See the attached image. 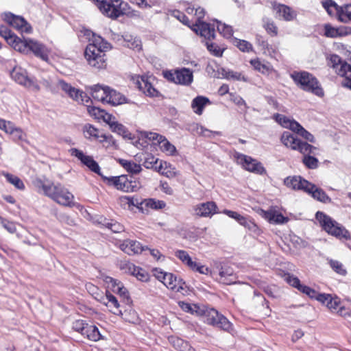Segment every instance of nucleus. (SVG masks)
Instances as JSON below:
<instances>
[{
    "label": "nucleus",
    "instance_id": "f257e3e1",
    "mask_svg": "<svg viewBox=\"0 0 351 351\" xmlns=\"http://www.w3.org/2000/svg\"><path fill=\"white\" fill-rule=\"evenodd\" d=\"M33 184L38 193H43L56 203L64 206H73V195L61 184H54L47 179L41 178L35 179Z\"/></svg>",
    "mask_w": 351,
    "mask_h": 351
},
{
    "label": "nucleus",
    "instance_id": "f03ea898",
    "mask_svg": "<svg viewBox=\"0 0 351 351\" xmlns=\"http://www.w3.org/2000/svg\"><path fill=\"white\" fill-rule=\"evenodd\" d=\"M85 35L89 38L90 43L84 51L85 58L88 64L97 69H103L106 66L105 51L110 48V44L100 36L96 35L90 30H86Z\"/></svg>",
    "mask_w": 351,
    "mask_h": 351
},
{
    "label": "nucleus",
    "instance_id": "7ed1b4c3",
    "mask_svg": "<svg viewBox=\"0 0 351 351\" xmlns=\"http://www.w3.org/2000/svg\"><path fill=\"white\" fill-rule=\"evenodd\" d=\"M293 81L302 89L305 91L311 92L318 97L324 96L323 89L319 86L317 80L306 71L294 72L291 74Z\"/></svg>",
    "mask_w": 351,
    "mask_h": 351
},
{
    "label": "nucleus",
    "instance_id": "20e7f679",
    "mask_svg": "<svg viewBox=\"0 0 351 351\" xmlns=\"http://www.w3.org/2000/svg\"><path fill=\"white\" fill-rule=\"evenodd\" d=\"M316 219L328 234L339 239H348L350 238V232L329 216L318 211L316 213Z\"/></svg>",
    "mask_w": 351,
    "mask_h": 351
},
{
    "label": "nucleus",
    "instance_id": "39448f33",
    "mask_svg": "<svg viewBox=\"0 0 351 351\" xmlns=\"http://www.w3.org/2000/svg\"><path fill=\"white\" fill-rule=\"evenodd\" d=\"M15 50L24 53L32 51L36 56L40 58L42 60L45 61L48 60L49 51L41 43L32 39H21L19 44L15 45Z\"/></svg>",
    "mask_w": 351,
    "mask_h": 351
},
{
    "label": "nucleus",
    "instance_id": "423d86ee",
    "mask_svg": "<svg viewBox=\"0 0 351 351\" xmlns=\"http://www.w3.org/2000/svg\"><path fill=\"white\" fill-rule=\"evenodd\" d=\"M96 2L97 8L106 16L112 19H116L120 16L124 14L123 5H126L121 0H94Z\"/></svg>",
    "mask_w": 351,
    "mask_h": 351
},
{
    "label": "nucleus",
    "instance_id": "0eeeda50",
    "mask_svg": "<svg viewBox=\"0 0 351 351\" xmlns=\"http://www.w3.org/2000/svg\"><path fill=\"white\" fill-rule=\"evenodd\" d=\"M330 62L336 73L343 77L341 82L342 86L351 90V66L342 61L337 55H332L330 58Z\"/></svg>",
    "mask_w": 351,
    "mask_h": 351
},
{
    "label": "nucleus",
    "instance_id": "6e6552de",
    "mask_svg": "<svg viewBox=\"0 0 351 351\" xmlns=\"http://www.w3.org/2000/svg\"><path fill=\"white\" fill-rule=\"evenodd\" d=\"M275 117L276 121L282 127L292 130L311 143L315 141L314 136L296 121L290 119L285 115L280 114H277Z\"/></svg>",
    "mask_w": 351,
    "mask_h": 351
},
{
    "label": "nucleus",
    "instance_id": "1a4fd4ad",
    "mask_svg": "<svg viewBox=\"0 0 351 351\" xmlns=\"http://www.w3.org/2000/svg\"><path fill=\"white\" fill-rule=\"evenodd\" d=\"M153 274L169 289L176 292H180L184 289V282L182 280L178 279L173 274L165 272L157 268L153 269Z\"/></svg>",
    "mask_w": 351,
    "mask_h": 351
},
{
    "label": "nucleus",
    "instance_id": "9d476101",
    "mask_svg": "<svg viewBox=\"0 0 351 351\" xmlns=\"http://www.w3.org/2000/svg\"><path fill=\"white\" fill-rule=\"evenodd\" d=\"M203 315L205 316L204 322L208 324L213 325L228 332H230L232 330V324L226 317L219 314L215 309H204Z\"/></svg>",
    "mask_w": 351,
    "mask_h": 351
},
{
    "label": "nucleus",
    "instance_id": "9b49d317",
    "mask_svg": "<svg viewBox=\"0 0 351 351\" xmlns=\"http://www.w3.org/2000/svg\"><path fill=\"white\" fill-rule=\"evenodd\" d=\"M164 76L171 82L185 86L190 85L193 80L192 71L186 68L176 69L174 71H167L164 73Z\"/></svg>",
    "mask_w": 351,
    "mask_h": 351
},
{
    "label": "nucleus",
    "instance_id": "f8f14e48",
    "mask_svg": "<svg viewBox=\"0 0 351 351\" xmlns=\"http://www.w3.org/2000/svg\"><path fill=\"white\" fill-rule=\"evenodd\" d=\"M58 87L64 91L70 98L76 101L79 104H87L90 101V98L86 93L75 88L70 84L66 83L62 80L58 82Z\"/></svg>",
    "mask_w": 351,
    "mask_h": 351
},
{
    "label": "nucleus",
    "instance_id": "ddd939ff",
    "mask_svg": "<svg viewBox=\"0 0 351 351\" xmlns=\"http://www.w3.org/2000/svg\"><path fill=\"white\" fill-rule=\"evenodd\" d=\"M12 78L21 85L24 86L34 91H38L40 86L38 83L32 78L27 76V73L25 69L20 67L15 66L11 73Z\"/></svg>",
    "mask_w": 351,
    "mask_h": 351
},
{
    "label": "nucleus",
    "instance_id": "4468645a",
    "mask_svg": "<svg viewBox=\"0 0 351 351\" xmlns=\"http://www.w3.org/2000/svg\"><path fill=\"white\" fill-rule=\"evenodd\" d=\"M108 182L117 189L126 193L136 191L140 186L137 181L130 180L128 176L125 175L109 178H108Z\"/></svg>",
    "mask_w": 351,
    "mask_h": 351
},
{
    "label": "nucleus",
    "instance_id": "2eb2a0df",
    "mask_svg": "<svg viewBox=\"0 0 351 351\" xmlns=\"http://www.w3.org/2000/svg\"><path fill=\"white\" fill-rule=\"evenodd\" d=\"M235 157L237 163L241 165L243 169L248 171L258 174H263L265 171V168L261 162L249 156L243 154H237Z\"/></svg>",
    "mask_w": 351,
    "mask_h": 351
},
{
    "label": "nucleus",
    "instance_id": "dca6fc26",
    "mask_svg": "<svg viewBox=\"0 0 351 351\" xmlns=\"http://www.w3.org/2000/svg\"><path fill=\"white\" fill-rule=\"evenodd\" d=\"M2 18L10 25L21 32L30 33L32 32L30 25L21 16L8 12L4 13Z\"/></svg>",
    "mask_w": 351,
    "mask_h": 351
},
{
    "label": "nucleus",
    "instance_id": "f3484780",
    "mask_svg": "<svg viewBox=\"0 0 351 351\" xmlns=\"http://www.w3.org/2000/svg\"><path fill=\"white\" fill-rule=\"evenodd\" d=\"M154 77L152 76H138L135 80V84L137 88L145 95L149 97H156L158 95V91L154 87L153 82Z\"/></svg>",
    "mask_w": 351,
    "mask_h": 351
},
{
    "label": "nucleus",
    "instance_id": "a211bd4d",
    "mask_svg": "<svg viewBox=\"0 0 351 351\" xmlns=\"http://www.w3.org/2000/svg\"><path fill=\"white\" fill-rule=\"evenodd\" d=\"M71 154L77 158L84 165L87 166L92 171L100 175V167L92 156L85 155L83 152L76 148L70 150Z\"/></svg>",
    "mask_w": 351,
    "mask_h": 351
},
{
    "label": "nucleus",
    "instance_id": "6ab92c4d",
    "mask_svg": "<svg viewBox=\"0 0 351 351\" xmlns=\"http://www.w3.org/2000/svg\"><path fill=\"white\" fill-rule=\"evenodd\" d=\"M119 248L130 256L141 254L147 249V247L143 246L139 241L131 239L124 240L119 245Z\"/></svg>",
    "mask_w": 351,
    "mask_h": 351
},
{
    "label": "nucleus",
    "instance_id": "aec40b11",
    "mask_svg": "<svg viewBox=\"0 0 351 351\" xmlns=\"http://www.w3.org/2000/svg\"><path fill=\"white\" fill-rule=\"evenodd\" d=\"M95 298L101 303L106 305L110 308V311L115 315H123L121 311L119 310V304L117 298L109 291H106L104 295H101L100 298Z\"/></svg>",
    "mask_w": 351,
    "mask_h": 351
},
{
    "label": "nucleus",
    "instance_id": "412c9836",
    "mask_svg": "<svg viewBox=\"0 0 351 351\" xmlns=\"http://www.w3.org/2000/svg\"><path fill=\"white\" fill-rule=\"evenodd\" d=\"M284 184L289 188L294 190H302L306 192L311 187V183L301 176H289L284 180Z\"/></svg>",
    "mask_w": 351,
    "mask_h": 351
},
{
    "label": "nucleus",
    "instance_id": "4be33fe9",
    "mask_svg": "<svg viewBox=\"0 0 351 351\" xmlns=\"http://www.w3.org/2000/svg\"><path fill=\"white\" fill-rule=\"evenodd\" d=\"M215 268L219 271V275L220 276L219 280L224 284H230L233 282L234 276L233 269L228 265H223L219 262L214 263Z\"/></svg>",
    "mask_w": 351,
    "mask_h": 351
},
{
    "label": "nucleus",
    "instance_id": "5701e85b",
    "mask_svg": "<svg viewBox=\"0 0 351 351\" xmlns=\"http://www.w3.org/2000/svg\"><path fill=\"white\" fill-rule=\"evenodd\" d=\"M217 205L214 202L201 203L194 206L195 214L199 217H210L216 213Z\"/></svg>",
    "mask_w": 351,
    "mask_h": 351
},
{
    "label": "nucleus",
    "instance_id": "b1692460",
    "mask_svg": "<svg viewBox=\"0 0 351 351\" xmlns=\"http://www.w3.org/2000/svg\"><path fill=\"white\" fill-rule=\"evenodd\" d=\"M197 34H199L206 38L210 39L215 37V29L211 25L205 22L195 23L192 28Z\"/></svg>",
    "mask_w": 351,
    "mask_h": 351
},
{
    "label": "nucleus",
    "instance_id": "393cba45",
    "mask_svg": "<svg viewBox=\"0 0 351 351\" xmlns=\"http://www.w3.org/2000/svg\"><path fill=\"white\" fill-rule=\"evenodd\" d=\"M83 132L85 138L88 139L97 140L101 138L99 141L100 142H103L106 141L108 138L107 136L103 134H100L99 130L90 124H86L84 126Z\"/></svg>",
    "mask_w": 351,
    "mask_h": 351
},
{
    "label": "nucleus",
    "instance_id": "a878e982",
    "mask_svg": "<svg viewBox=\"0 0 351 351\" xmlns=\"http://www.w3.org/2000/svg\"><path fill=\"white\" fill-rule=\"evenodd\" d=\"M308 190L306 192L311 194L312 197L323 203H330L331 199L326 195V193L320 188H317L315 184L311 183V187H308Z\"/></svg>",
    "mask_w": 351,
    "mask_h": 351
},
{
    "label": "nucleus",
    "instance_id": "bb28decb",
    "mask_svg": "<svg viewBox=\"0 0 351 351\" xmlns=\"http://www.w3.org/2000/svg\"><path fill=\"white\" fill-rule=\"evenodd\" d=\"M323 7L330 16L337 15L340 20V15L344 14V7H339L332 0H324L322 2Z\"/></svg>",
    "mask_w": 351,
    "mask_h": 351
},
{
    "label": "nucleus",
    "instance_id": "cd10ccee",
    "mask_svg": "<svg viewBox=\"0 0 351 351\" xmlns=\"http://www.w3.org/2000/svg\"><path fill=\"white\" fill-rule=\"evenodd\" d=\"M275 10L278 14V17L285 21H292L296 16V13L295 11L292 10L289 7L283 4L278 5L275 7Z\"/></svg>",
    "mask_w": 351,
    "mask_h": 351
},
{
    "label": "nucleus",
    "instance_id": "c85d7f7f",
    "mask_svg": "<svg viewBox=\"0 0 351 351\" xmlns=\"http://www.w3.org/2000/svg\"><path fill=\"white\" fill-rule=\"evenodd\" d=\"M108 89V86H101L99 84L95 85L91 88L92 97L97 101L106 102Z\"/></svg>",
    "mask_w": 351,
    "mask_h": 351
},
{
    "label": "nucleus",
    "instance_id": "c756f323",
    "mask_svg": "<svg viewBox=\"0 0 351 351\" xmlns=\"http://www.w3.org/2000/svg\"><path fill=\"white\" fill-rule=\"evenodd\" d=\"M0 36L5 38L9 45H10L14 49L15 45L19 44L21 38L16 36L11 32L7 27L0 25Z\"/></svg>",
    "mask_w": 351,
    "mask_h": 351
},
{
    "label": "nucleus",
    "instance_id": "7c9ffc66",
    "mask_svg": "<svg viewBox=\"0 0 351 351\" xmlns=\"http://www.w3.org/2000/svg\"><path fill=\"white\" fill-rule=\"evenodd\" d=\"M319 302H322L332 311L337 310L339 305V299L338 298H332L330 294H320Z\"/></svg>",
    "mask_w": 351,
    "mask_h": 351
},
{
    "label": "nucleus",
    "instance_id": "2f4dec72",
    "mask_svg": "<svg viewBox=\"0 0 351 351\" xmlns=\"http://www.w3.org/2000/svg\"><path fill=\"white\" fill-rule=\"evenodd\" d=\"M5 133L12 135L14 141H24L26 136L23 130L21 128L15 126L11 121L9 122L8 126H7Z\"/></svg>",
    "mask_w": 351,
    "mask_h": 351
},
{
    "label": "nucleus",
    "instance_id": "473e14b6",
    "mask_svg": "<svg viewBox=\"0 0 351 351\" xmlns=\"http://www.w3.org/2000/svg\"><path fill=\"white\" fill-rule=\"evenodd\" d=\"M118 162L128 173H132V174L139 173L142 170L141 165L136 163L133 160H128L119 158V159H118Z\"/></svg>",
    "mask_w": 351,
    "mask_h": 351
},
{
    "label": "nucleus",
    "instance_id": "72a5a7b5",
    "mask_svg": "<svg viewBox=\"0 0 351 351\" xmlns=\"http://www.w3.org/2000/svg\"><path fill=\"white\" fill-rule=\"evenodd\" d=\"M125 102L126 99L122 94L109 88L106 103L112 106H117Z\"/></svg>",
    "mask_w": 351,
    "mask_h": 351
},
{
    "label": "nucleus",
    "instance_id": "f704fd0d",
    "mask_svg": "<svg viewBox=\"0 0 351 351\" xmlns=\"http://www.w3.org/2000/svg\"><path fill=\"white\" fill-rule=\"evenodd\" d=\"M157 171L169 178H173L178 175V171L175 167H172L169 163L161 160H160Z\"/></svg>",
    "mask_w": 351,
    "mask_h": 351
},
{
    "label": "nucleus",
    "instance_id": "c9c22d12",
    "mask_svg": "<svg viewBox=\"0 0 351 351\" xmlns=\"http://www.w3.org/2000/svg\"><path fill=\"white\" fill-rule=\"evenodd\" d=\"M171 344L180 351H195L189 343L178 337H171L169 338Z\"/></svg>",
    "mask_w": 351,
    "mask_h": 351
},
{
    "label": "nucleus",
    "instance_id": "e433bc0d",
    "mask_svg": "<svg viewBox=\"0 0 351 351\" xmlns=\"http://www.w3.org/2000/svg\"><path fill=\"white\" fill-rule=\"evenodd\" d=\"M208 103L209 99L207 97L198 96L192 101L191 108L195 113L200 115L202 114L204 108Z\"/></svg>",
    "mask_w": 351,
    "mask_h": 351
},
{
    "label": "nucleus",
    "instance_id": "4c0bfd02",
    "mask_svg": "<svg viewBox=\"0 0 351 351\" xmlns=\"http://www.w3.org/2000/svg\"><path fill=\"white\" fill-rule=\"evenodd\" d=\"M83 336L86 337V338L93 341H97L101 339V335L95 326L87 324L85 327V330Z\"/></svg>",
    "mask_w": 351,
    "mask_h": 351
},
{
    "label": "nucleus",
    "instance_id": "58836bf2",
    "mask_svg": "<svg viewBox=\"0 0 351 351\" xmlns=\"http://www.w3.org/2000/svg\"><path fill=\"white\" fill-rule=\"evenodd\" d=\"M179 306L185 312L197 315H202L204 309L197 304H189L185 302H179Z\"/></svg>",
    "mask_w": 351,
    "mask_h": 351
},
{
    "label": "nucleus",
    "instance_id": "ea45409f",
    "mask_svg": "<svg viewBox=\"0 0 351 351\" xmlns=\"http://www.w3.org/2000/svg\"><path fill=\"white\" fill-rule=\"evenodd\" d=\"M299 139L295 138L289 132H285L281 136L282 143L287 147H290L292 149H295L297 144L299 142Z\"/></svg>",
    "mask_w": 351,
    "mask_h": 351
},
{
    "label": "nucleus",
    "instance_id": "a19ab883",
    "mask_svg": "<svg viewBox=\"0 0 351 351\" xmlns=\"http://www.w3.org/2000/svg\"><path fill=\"white\" fill-rule=\"evenodd\" d=\"M250 63L256 70L263 74L268 75L273 71V68L269 64L263 63L259 59L252 60Z\"/></svg>",
    "mask_w": 351,
    "mask_h": 351
},
{
    "label": "nucleus",
    "instance_id": "79ce46f5",
    "mask_svg": "<svg viewBox=\"0 0 351 351\" xmlns=\"http://www.w3.org/2000/svg\"><path fill=\"white\" fill-rule=\"evenodd\" d=\"M160 150L165 152L167 155L173 156L176 155L177 150L176 147L172 145L165 136L163 139L158 143Z\"/></svg>",
    "mask_w": 351,
    "mask_h": 351
},
{
    "label": "nucleus",
    "instance_id": "37998d69",
    "mask_svg": "<svg viewBox=\"0 0 351 351\" xmlns=\"http://www.w3.org/2000/svg\"><path fill=\"white\" fill-rule=\"evenodd\" d=\"M221 75L224 78H226L227 80H237V81H243L246 82L247 78L239 72L231 71L229 69H221Z\"/></svg>",
    "mask_w": 351,
    "mask_h": 351
},
{
    "label": "nucleus",
    "instance_id": "c03bdc74",
    "mask_svg": "<svg viewBox=\"0 0 351 351\" xmlns=\"http://www.w3.org/2000/svg\"><path fill=\"white\" fill-rule=\"evenodd\" d=\"M265 215L270 222L274 223L281 224L288 221L287 217H285L281 213L276 211H268L265 213Z\"/></svg>",
    "mask_w": 351,
    "mask_h": 351
},
{
    "label": "nucleus",
    "instance_id": "a18cd8bd",
    "mask_svg": "<svg viewBox=\"0 0 351 351\" xmlns=\"http://www.w3.org/2000/svg\"><path fill=\"white\" fill-rule=\"evenodd\" d=\"M175 256L189 268L195 267V262L192 261L187 252L181 250H177L175 252Z\"/></svg>",
    "mask_w": 351,
    "mask_h": 351
},
{
    "label": "nucleus",
    "instance_id": "49530a36",
    "mask_svg": "<svg viewBox=\"0 0 351 351\" xmlns=\"http://www.w3.org/2000/svg\"><path fill=\"white\" fill-rule=\"evenodd\" d=\"M125 45L128 48L134 49V50H140L141 49V40L132 35L126 34L124 37Z\"/></svg>",
    "mask_w": 351,
    "mask_h": 351
},
{
    "label": "nucleus",
    "instance_id": "de8ad7c7",
    "mask_svg": "<svg viewBox=\"0 0 351 351\" xmlns=\"http://www.w3.org/2000/svg\"><path fill=\"white\" fill-rule=\"evenodd\" d=\"M324 35L330 38H337L345 35L344 32L341 28H335L330 24L324 25Z\"/></svg>",
    "mask_w": 351,
    "mask_h": 351
},
{
    "label": "nucleus",
    "instance_id": "09e8293b",
    "mask_svg": "<svg viewBox=\"0 0 351 351\" xmlns=\"http://www.w3.org/2000/svg\"><path fill=\"white\" fill-rule=\"evenodd\" d=\"M315 149V147L306 142L301 141L300 140L294 150H298L300 153H302L304 155V156H309L311 154H313L314 150Z\"/></svg>",
    "mask_w": 351,
    "mask_h": 351
},
{
    "label": "nucleus",
    "instance_id": "8fccbe9b",
    "mask_svg": "<svg viewBox=\"0 0 351 351\" xmlns=\"http://www.w3.org/2000/svg\"><path fill=\"white\" fill-rule=\"evenodd\" d=\"M101 223L108 228V229L111 230L112 232L115 233L121 232L124 230V227L123 225L119 223L117 221H113V220H108L106 219H104L103 221H101Z\"/></svg>",
    "mask_w": 351,
    "mask_h": 351
},
{
    "label": "nucleus",
    "instance_id": "3c124183",
    "mask_svg": "<svg viewBox=\"0 0 351 351\" xmlns=\"http://www.w3.org/2000/svg\"><path fill=\"white\" fill-rule=\"evenodd\" d=\"M7 181L19 190H23L25 185L23 181L17 176L9 173H3Z\"/></svg>",
    "mask_w": 351,
    "mask_h": 351
},
{
    "label": "nucleus",
    "instance_id": "603ef678",
    "mask_svg": "<svg viewBox=\"0 0 351 351\" xmlns=\"http://www.w3.org/2000/svg\"><path fill=\"white\" fill-rule=\"evenodd\" d=\"M284 280L289 285H290L293 287L296 288L300 291L302 289V287H303V285L300 283V279L298 277L289 273L285 274L284 275Z\"/></svg>",
    "mask_w": 351,
    "mask_h": 351
},
{
    "label": "nucleus",
    "instance_id": "864d4df0",
    "mask_svg": "<svg viewBox=\"0 0 351 351\" xmlns=\"http://www.w3.org/2000/svg\"><path fill=\"white\" fill-rule=\"evenodd\" d=\"M138 280L142 282H147L149 280V274L144 269L135 266V270L132 273Z\"/></svg>",
    "mask_w": 351,
    "mask_h": 351
},
{
    "label": "nucleus",
    "instance_id": "5fc2aeb1",
    "mask_svg": "<svg viewBox=\"0 0 351 351\" xmlns=\"http://www.w3.org/2000/svg\"><path fill=\"white\" fill-rule=\"evenodd\" d=\"M263 27L271 36H276L278 34V27L271 20L265 19L263 20Z\"/></svg>",
    "mask_w": 351,
    "mask_h": 351
},
{
    "label": "nucleus",
    "instance_id": "6e6d98bb",
    "mask_svg": "<svg viewBox=\"0 0 351 351\" xmlns=\"http://www.w3.org/2000/svg\"><path fill=\"white\" fill-rule=\"evenodd\" d=\"M159 164V160L152 155H148L146 158H145L143 162V165L145 168L154 169L156 171H158Z\"/></svg>",
    "mask_w": 351,
    "mask_h": 351
},
{
    "label": "nucleus",
    "instance_id": "4d7b16f0",
    "mask_svg": "<svg viewBox=\"0 0 351 351\" xmlns=\"http://www.w3.org/2000/svg\"><path fill=\"white\" fill-rule=\"evenodd\" d=\"M144 205L152 209H161L165 207L166 204L163 201L148 199L144 200Z\"/></svg>",
    "mask_w": 351,
    "mask_h": 351
},
{
    "label": "nucleus",
    "instance_id": "13d9d810",
    "mask_svg": "<svg viewBox=\"0 0 351 351\" xmlns=\"http://www.w3.org/2000/svg\"><path fill=\"white\" fill-rule=\"evenodd\" d=\"M217 27L219 32L224 37L230 38L232 36L233 30L231 26L218 22Z\"/></svg>",
    "mask_w": 351,
    "mask_h": 351
},
{
    "label": "nucleus",
    "instance_id": "bf43d9fd",
    "mask_svg": "<svg viewBox=\"0 0 351 351\" xmlns=\"http://www.w3.org/2000/svg\"><path fill=\"white\" fill-rule=\"evenodd\" d=\"M119 269L126 274H132V271L135 270V266L133 263L123 260L120 261L118 263Z\"/></svg>",
    "mask_w": 351,
    "mask_h": 351
},
{
    "label": "nucleus",
    "instance_id": "052dcab7",
    "mask_svg": "<svg viewBox=\"0 0 351 351\" xmlns=\"http://www.w3.org/2000/svg\"><path fill=\"white\" fill-rule=\"evenodd\" d=\"M302 162L308 169H316L318 167V160L311 156H305L303 157Z\"/></svg>",
    "mask_w": 351,
    "mask_h": 351
},
{
    "label": "nucleus",
    "instance_id": "680f3d73",
    "mask_svg": "<svg viewBox=\"0 0 351 351\" xmlns=\"http://www.w3.org/2000/svg\"><path fill=\"white\" fill-rule=\"evenodd\" d=\"M223 213L226 215H227L228 217L237 220L241 225H243V226L246 225V223H247L246 219L243 216L239 214L238 213L232 211V210H225L223 211Z\"/></svg>",
    "mask_w": 351,
    "mask_h": 351
},
{
    "label": "nucleus",
    "instance_id": "e2e57ef3",
    "mask_svg": "<svg viewBox=\"0 0 351 351\" xmlns=\"http://www.w3.org/2000/svg\"><path fill=\"white\" fill-rule=\"evenodd\" d=\"M329 263H330V265L332 267V269L335 272H337V274H341L342 276L346 275V270L344 269L343 265L341 263H340L338 261L330 260Z\"/></svg>",
    "mask_w": 351,
    "mask_h": 351
},
{
    "label": "nucleus",
    "instance_id": "0e129e2a",
    "mask_svg": "<svg viewBox=\"0 0 351 351\" xmlns=\"http://www.w3.org/2000/svg\"><path fill=\"white\" fill-rule=\"evenodd\" d=\"M87 111L91 117H93L97 119H101V117L105 112V110H101L99 108H96L94 106H87Z\"/></svg>",
    "mask_w": 351,
    "mask_h": 351
},
{
    "label": "nucleus",
    "instance_id": "69168bd1",
    "mask_svg": "<svg viewBox=\"0 0 351 351\" xmlns=\"http://www.w3.org/2000/svg\"><path fill=\"white\" fill-rule=\"evenodd\" d=\"M87 324H88L85 323L84 320L77 319L73 322L72 328L82 335Z\"/></svg>",
    "mask_w": 351,
    "mask_h": 351
},
{
    "label": "nucleus",
    "instance_id": "338daca9",
    "mask_svg": "<svg viewBox=\"0 0 351 351\" xmlns=\"http://www.w3.org/2000/svg\"><path fill=\"white\" fill-rule=\"evenodd\" d=\"M300 291L307 295L311 298H315L317 300L319 301V295L321 293H317L316 291L311 289V287L306 285H303Z\"/></svg>",
    "mask_w": 351,
    "mask_h": 351
},
{
    "label": "nucleus",
    "instance_id": "774afa93",
    "mask_svg": "<svg viewBox=\"0 0 351 351\" xmlns=\"http://www.w3.org/2000/svg\"><path fill=\"white\" fill-rule=\"evenodd\" d=\"M236 46L242 51L249 52L252 49V45L244 40H238L236 41Z\"/></svg>",
    "mask_w": 351,
    "mask_h": 351
}]
</instances>
